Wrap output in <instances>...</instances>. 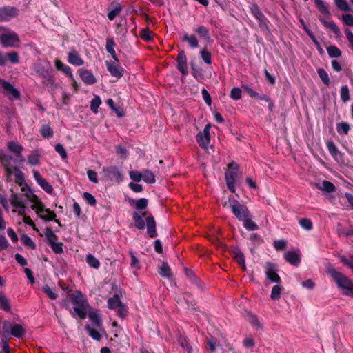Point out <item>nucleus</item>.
<instances>
[{
    "instance_id": "20",
    "label": "nucleus",
    "mask_w": 353,
    "mask_h": 353,
    "mask_svg": "<svg viewBox=\"0 0 353 353\" xmlns=\"http://www.w3.org/2000/svg\"><path fill=\"white\" fill-rule=\"evenodd\" d=\"M41 212H36L39 217L46 221H52L56 217V214L50 211L49 209H45L42 203H41Z\"/></svg>"
},
{
    "instance_id": "8",
    "label": "nucleus",
    "mask_w": 353,
    "mask_h": 353,
    "mask_svg": "<svg viewBox=\"0 0 353 353\" xmlns=\"http://www.w3.org/2000/svg\"><path fill=\"white\" fill-rule=\"evenodd\" d=\"M265 269V275L268 279L273 283H280L281 280L277 274V266L276 264L268 262L264 266Z\"/></svg>"
},
{
    "instance_id": "14",
    "label": "nucleus",
    "mask_w": 353,
    "mask_h": 353,
    "mask_svg": "<svg viewBox=\"0 0 353 353\" xmlns=\"http://www.w3.org/2000/svg\"><path fill=\"white\" fill-rule=\"evenodd\" d=\"M79 73L82 81L87 85L94 84L97 80L92 72L86 69H79Z\"/></svg>"
},
{
    "instance_id": "9",
    "label": "nucleus",
    "mask_w": 353,
    "mask_h": 353,
    "mask_svg": "<svg viewBox=\"0 0 353 353\" xmlns=\"http://www.w3.org/2000/svg\"><path fill=\"white\" fill-rule=\"evenodd\" d=\"M18 12V10L14 7H2L0 8V21H8L16 17Z\"/></svg>"
},
{
    "instance_id": "52",
    "label": "nucleus",
    "mask_w": 353,
    "mask_h": 353,
    "mask_svg": "<svg viewBox=\"0 0 353 353\" xmlns=\"http://www.w3.org/2000/svg\"><path fill=\"white\" fill-rule=\"evenodd\" d=\"M159 274L166 278H169L171 275L170 274V268L168 263H163L160 267Z\"/></svg>"
},
{
    "instance_id": "39",
    "label": "nucleus",
    "mask_w": 353,
    "mask_h": 353,
    "mask_svg": "<svg viewBox=\"0 0 353 353\" xmlns=\"http://www.w3.org/2000/svg\"><path fill=\"white\" fill-rule=\"evenodd\" d=\"M11 205L15 208L17 207H22L23 203V199L16 194H12L10 198Z\"/></svg>"
},
{
    "instance_id": "26",
    "label": "nucleus",
    "mask_w": 353,
    "mask_h": 353,
    "mask_svg": "<svg viewBox=\"0 0 353 353\" xmlns=\"http://www.w3.org/2000/svg\"><path fill=\"white\" fill-rule=\"evenodd\" d=\"M10 334L14 337L21 338L25 334V330L21 324L11 325Z\"/></svg>"
},
{
    "instance_id": "53",
    "label": "nucleus",
    "mask_w": 353,
    "mask_h": 353,
    "mask_svg": "<svg viewBox=\"0 0 353 353\" xmlns=\"http://www.w3.org/2000/svg\"><path fill=\"white\" fill-rule=\"evenodd\" d=\"M86 307L87 306H75L74 307L75 314L82 319H85L87 315V312L85 310Z\"/></svg>"
},
{
    "instance_id": "50",
    "label": "nucleus",
    "mask_w": 353,
    "mask_h": 353,
    "mask_svg": "<svg viewBox=\"0 0 353 353\" xmlns=\"http://www.w3.org/2000/svg\"><path fill=\"white\" fill-rule=\"evenodd\" d=\"M317 73L320 79H321L322 82L325 85H328L330 83V79L327 72L323 68H319L317 70Z\"/></svg>"
},
{
    "instance_id": "30",
    "label": "nucleus",
    "mask_w": 353,
    "mask_h": 353,
    "mask_svg": "<svg viewBox=\"0 0 353 353\" xmlns=\"http://www.w3.org/2000/svg\"><path fill=\"white\" fill-rule=\"evenodd\" d=\"M250 214L244 220L242 221L244 228L249 231L258 230L259 227L251 219Z\"/></svg>"
},
{
    "instance_id": "62",
    "label": "nucleus",
    "mask_w": 353,
    "mask_h": 353,
    "mask_svg": "<svg viewBox=\"0 0 353 353\" xmlns=\"http://www.w3.org/2000/svg\"><path fill=\"white\" fill-rule=\"evenodd\" d=\"M208 345L209 346L210 350L213 352L215 351L216 347L219 345V342L214 337H211L208 339Z\"/></svg>"
},
{
    "instance_id": "42",
    "label": "nucleus",
    "mask_w": 353,
    "mask_h": 353,
    "mask_svg": "<svg viewBox=\"0 0 353 353\" xmlns=\"http://www.w3.org/2000/svg\"><path fill=\"white\" fill-rule=\"evenodd\" d=\"M327 51L328 53V55L332 58H337L339 57L341 55V50L334 46H330L327 47Z\"/></svg>"
},
{
    "instance_id": "13",
    "label": "nucleus",
    "mask_w": 353,
    "mask_h": 353,
    "mask_svg": "<svg viewBox=\"0 0 353 353\" xmlns=\"http://www.w3.org/2000/svg\"><path fill=\"white\" fill-rule=\"evenodd\" d=\"M33 176L37 183L43 190H45L48 194H51L52 192V186L50 185L44 178L41 177L37 171L33 172Z\"/></svg>"
},
{
    "instance_id": "44",
    "label": "nucleus",
    "mask_w": 353,
    "mask_h": 353,
    "mask_svg": "<svg viewBox=\"0 0 353 353\" xmlns=\"http://www.w3.org/2000/svg\"><path fill=\"white\" fill-rule=\"evenodd\" d=\"M183 40L187 41L190 46L192 48L198 47V41L194 35L185 34L183 37Z\"/></svg>"
},
{
    "instance_id": "45",
    "label": "nucleus",
    "mask_w": 353,
    "mask_h": 353,
    "mask_svg": "<svg viewBox=\"0 0 353 353\" xmlns=\"http://www.w3.org/2000/svg\"><path fill=\"white\" fill-rule=\"evenodd\" d=\"M132 203H134L135 208L137 210H144L148 206V199L145 198H141L139 200H132Z\"/></svg>"
},
{
    "instance_id": "12",
    "label": "nucleus",
    "mask_w": 353,
    "mask_h": 353,
    "mask_svg": "<svg viewBox=\"0 0 353 353\" xmlns=\"http://www.w3.org/2000/svg\"><path fill=\"white\" fill-rule=\"evenodd\" d=\"M108 70L112 77L117 79L121 78L123 74V70L119 66V62L111 63L109 61L105 62Z\"/></svg>"
},
{
    "instance_id": "47",
    "label": "nucleus",
    "mask_w": 353,
    "mask_h": 353,
    "mask_svg": "<svg viewBox=\"0 0 353 353\" xmlns=\"http://www.w3.org/2000/svg\"><path fill=\"white\" fill-rule=\"evenodd\" d=\"M39 154L37 151L33 152L28 157V162L31 165H35L39 163Z\"/></svg>"
},
{
    "instance_id": "23",
    "label": "nucleus",
    "mask_w": 353,
    "mask_h": 353,
    "mask_svg": "<svg viewBox=\"0 0 353 353\" xmlns=\"http://www.w3.org/2000/svg\"><path fill=\"white\" fill-rule=\"evenodd\" d=\"M12 159V157L6 155L3 150L0 151V160L5 167L8 174H11L12 171L10 165V161Z\"/></svg>"
},
{
    "instance_id": "17",
    "label": "nucleus",
    "mask_w": 353,
    "mask_h": 353,
    "mask_svg": "<svg viewBox=\"0 0 353 353\" xmlns=\"http://www.w3.org/2000/svg\"><path fill=\"white\" fill-rule=\"evenodd\" d=\"M284 259L291 265L297 266L301 262L299 253L295 251H288L284 254Z\"/></svg>"
},
{
    "instance_id": "18",
    "label": "nucleus",
    "mask_w": 353,
    "mask_h": 353,
    "mask_svg": "<svg viewBox=\"0 0 353 353\" xmlns=\"http://www.w3.org/2000/svg\"><path fill=\"white\" fill-rule=\"evenodd\" d=\"M88 318L92 325L99 329L101 327V316L96 309H92L89 311Z\"/></svg>"
},
{
    "instance_id": "58",
    "label": "nucleus",
    "mask_w": 353,
    "mask_h": 353,
    "mask_svg": "<svg viewBox=\"0 0 353 353\" xmlns=\"http://www.w3.org/2000/svg\"><path fill=\"white\" fill-rule=\"evenodd\" d=\"M234 259L235 260L241 265L243 266V269L245 268V257L243 254L240 252H236L234 253Z\"/></svg>"
},
{
    "instance_id": "4",
    "label": "nucleus",
    "mask_w": 353,
    "mask_h": 353,
    "mask_svg": "<svg viewBox=\"0 0 353 353\" xmlns=\"http://www.w3.org/2000/svg\"><path fill=\"white\" fill-rule=\"evenodd\" d=\"M228 205L232 212L240 221L244 220L250 214L245 205L241 204L237 200L232 197L228 199Z\"/></svg>"
},
{
    "instance_id": "6",
    "label": "nucleus",
    "mask_w": 353,
    "mask_h": 353,
    "mask_svg": "<svg viewBox=\"0 0 353 353\" xmlns=\"http://www.w3.org/2000/svg\"><path fill=\"white\" fill-rule=\"evenodd\" d=\"M21 191L25 192V196L27 199L32 203L31 208L36 212H41V202L39 200L38 197L34 194L32 190L29 188L27 184H25L21 188Z\"/></svg>"
},
{
    "instance_id": "48",
    "label": "nucleus",
    "mask_w": 353,
    "mask_h": 353,
    "mask_svg": "<svg viewBox=\"0 0 353 353\" xmlns=\"http://www.w3.org/2000/svg\"><path fill=\"white\" fill-rule=\"evenodd\" d=\"M341 99L345 103L350 100V91L347 85L341 87L340 90Z\"/></svg>"
},
{
    "instance_id": "21",
    "label": "nucleus",
    "mask_w": 353,
    "mask_h": 353,
    "mask_svg": "<svg viewBox=\"0 0 353 353\" xmlns=\"http://www.w3.org/2000/svg\"><path fill=\"white\" fill-rule=\"evenodd\" d=\"M71 301L77 306H88L87 301L80 291H76L71 296Z\"/></svg>"
},
{
    "instance_id": "57",
    "label": "nucleus",
    "mask_w": 353,
    "mask_h": 353,
    "mask_svg": "<svg viewBox=\"0 0 353 353\" xmlns=\"http://www.w3.org/2000/svg\"><path fill=\"white\" fill-rule=\"evenodd\" d=\"M129 175L132 180L136 182H139L142 179L143 172H140L137 170H132L130 172Z\"/></svg>"
},
{
    "instance_id": "7",
    "label": "nucleus",
    "mask_w": 353,
    "mask_h": 353,
    "mask_svg": "<svg viewBox=\"0 0 353 353\" xmlns=\"http://www.w3.org/2000/svg\"><path fill=\"white\" fill-rule=\"evenodd\" d=\"M211 125L210 124H207L205 125L204 129L202 132H199L196 137V139L199 145L203 149L207 150L210 145V130Z\"/></svg>"
},
{
    "instance_id": "35",
    "label": "nucleus",
    "mask_w": 353,
    "mask_h": 353,
    "mask_svg": "<svg viewBox=\"0 0 353 353\" xmlns=\"http://www.w3.org/2000/svg\"><path fill=\"white\" fill-rule=\"evenodd\" d=\"M45 237H46V243H47V244L48 245H50L53 243L56 242L57 241V239L56 234L50 228H47L46 230V231H45Z\"/></svg>"
},
{
    "instance_id": "38",
    "label": "nucleus",
    "mask_w": 353,
    "mask_h": 353,
    "mask_svg": "<svg viewBox=\"0 0 353 353\" xmlns=\"http://www.w3.org/2000/svg\"><path fill=\"white\" fill-rule=\"evenodd\" d=\"M14 170L15 171V182L22 188L25 184H26L23 176V174L16 166L14 167Z\"/></svg>"
},
{
    "instance_id": "5",
    "label": "nucleus",
    "mask_w": 353,
    "mask_h": 353,
    "mask_svg": "<svg viewBox=\"0 0 353 353\" xmlns=\"http://www.w3.org/2000/svg\"><path fill=\"white\" fill-rule=\"evenodd\" d=\"M0 92L7 96L10 99H19L20 92L10 83L0 78Z\"/></svg>"
},
{
    "instance_id": "1",
    "label": "nucleus",
    "mask_w": 353,
    "mask_h": 353,
    "mask_svg": "<svg viewBox=\"0 0 353 353\" xmlns=\"http://www.w3.org/2000/svg\"><path fill=\"white\" fill-rule=\"evenodd\" d=\"M143 216H145V221L148 229V235L154 238L157 236L156 231V223L152 216L149 215L146 216V212H143L142 215H140L138 212H134L132 214V218L134 222L135 227L139 230H143L145 227V223L143 219Z\"/></svg>"
},
{
    "instance_id": "10",
    "label": "nucleus",
    "mask_w": 353,
    "mask_h": 353,
    "mask_svg": "<svg viewBox=\"0 0 353 353\" xmlns=\"http://www.w3.org/2000/svg\"><path fill=\"white\" fill-rule=\"evenodd\" d=\"M103 172L110 181L121 182L123 180L122 175L119 169L115 166L103 167Z\"/></svg>"
},
{
    "instance_id": "22",
    "label": "nucleus",
    "mask_w": 353,
    "mask_h": 353,
    "mask_svg": "<svg viewBox=\"0 0 353 353\" xmlns=\"http://www.w3.org/2000/svg\"><path fill=\"white\" fill-rule=\"evenodd\" d=\"M55 67L58 70L63 72L71 80H73V74L72 72L71 68L68 65L64 64L59 59H56Z\"/></svg>"
},
{
    "instance_id": "41",
    "label": "nucleus",
    "mask_w": 353,
    "mask_h": 353,
    "mask_svg": "<svg viewBox=\"0 0 353 353\" xmlns=\"http://www.w3.org/2000/svg\"><path fill=\"white\" fill-rule=\"evenodd\" d=\"M101 104V100L99 96H95L91 101L90 109L93 113L97 114L98 112V108Z\"/></svg>"
},
{
    "instance_id": "64",
    "label": "nucleus",
    "mask_w": 353,
    "mask_h": 353,
    "mask_svg": "<svg viewBox=\"0 0 353 353\" xmlns=\"http://www.w3.org/2000/svg\"><path fill=\"white\" fill-rule=\"evenodd\" d=\"M117 309V315L119 317L123 319L126 316V315L128 312V307L125 305H123L122 303L121 305V306H119Z\"/></svg>"
},
{
    "instance_id": "16",
    "label": "nucleus",
    "mask_w": 353,
    "mask_h": 353,
    "mask_svg": "<svg viewBox=\"0 0 353 353\" xmlns=\"http://www.w3.org/2000/svg\"><path fill=\"white\" fill-rule=\"evenodd\" d=\"M68 61L70 64L75 66H81L84 63L83 60L81 59L77 50H72L68 54Z\"/></svg>"
},
{
    "instance_id": "55",
    "label": "nucleus",
    "mask_w": 353,
    "mask_h": 353,
    "mask_svg": "<svg viewBox=\"0 0 353 353\" xmlns=\"http://www.w3.org/2000/svg\"><path fill=\"white\" fill-rule=\"evenodd\" d=\"M21 241H22V243L24 245L29 246L30 248H31L32 249L35 248L34 243L33 242L32 239L30 236H28V235H26V234L21 235Z\"/></svg>"
},
{
    "instance_id": "51",
    "label": "nucleus",
    "mask_w": 353,
    "mask_h": 353,
    "mask_svg": "<svg viewBox=\"0 0 353 353\" xmlns=\"http://www.w3.org/2000/svg\"><path fill=\"white\" fill-rule=\"evenodd\" d=\"M299 225L301 226V228H303L305 230L309 231L312 229V226H313L312 222L309 219H306V218L301 219L299 220Z\"/></svg>"
},
{
    "instance_id": "33",
    "label": "nucleus",
    "mask_w": 353,
    "mask_h": 353,
    "mask_svg": "<svg viewBox=\"0 0 353 353\" xmlns=\"http://www.w3.org/2000/svg\"><path fill=\"white\" fill-rule=\"evenodd\" d=\"M0 308L9 312L11 310L10 302L5 294H0Z\"/></svg>"
},
{
    "instance_id": "2",
    "label": "nucleus",
    "mask_w": 353,
    "mask_h": 353,
    "mask_svg": "<svg viewBox=\"0 0 353 353\" xmlns=\"http://www.w3.org/2000/svg\"><path fill=\"white\" fill-rule=\"evenodd\" d=\"M330 274L336 283L339 288L343 290V294L353 297V283L343 274L334 269L329 270Z\"/></svg>"
},
{
    "instance_id": "31",
    "label": "nucleus",
    "mask_w": 353,
    "mask_h": 353,
    "mask_svg": "<svg viewBox=\"0 0 353 353\" xmlns=\"http://www.w3.org/2000/svg\"><path fill=\"white\" fill-rule=\"evenodd\" d=\"M142 179L148 184H153L156 181L154 173L149 170H143Z\"/></svg>"
},
{
    "instance_id": "49",
    "label": "nucleus",
    "mask_w": 353,
    "mask_h": 353,
    "mask_svg": "<svg viewBox=\"0 0 353 353\" xmlns=\"http://www.w3.org/2000/svg\"><path fill=\"white\" fill-rule=\"evenodd\" d=\"M241 95H242V91L238 87L233 88L231 90L230 94V98L235 101L241 99Z\"/></svg>"
},
{
    "instance_id": "59",
    "label": "nucleus",
    "mask_w": 353,
    "mask_h": 353,
    "mask_svg": "<svg viewBox=\"0 0 353 353\" xmlns=\"http://www.w3.org/2000/svg\"><path fill=\"white\" fill-rule=\"evenodd\" d=\"M152 32L148 28L141 30L140 37L146 41H150L152 39Z\"/></svg>"
},
{
    "instance_id": "61",
    "label": "nucleus",
    "mask_w": 353,
    "mask_h": 353,
    "mask_svg": "<svg viewBox=\"0 0 353 353\" xmlns=\"http://www.w3.org/2000/svg\"><path fill=\"white\" fill-rule=\"evenodd\" d=\"M8 61L12 63H17L19 61V57L16 52H8L6 54Z\"/></svg>"
},
{
    "instance_id": "54",
    "label": "nucleus",
    "mask_w": 353,
    "mask_h": 353,
    "mask_svg": "<svg viewBox=\"0 0 353 353\" xmlns=\"http://www.w3.org/2000/svg\"><path fill=\"white\" fill-rule=\"evenodd\" d=\"M121 10V7L120 5L116 6L112 10H111L108 13V18L109 20L112 21L120 13Z\"/></svg>"
},
{
    "instance_id": "27",
    "label": "nucleus",
    "mask_w": 353,
    "mask_h": 353,
    "mask_svg": "<svg viewBox=\"0 0 353 353\" xmlns=\"http://www.w3.org/2000/svg\"><path fill=\"white\" fill-rule=\"evenodd\" d=\"M247 321L250 323L253 328L256 330L262 329L263 325L256 316L253 314L248 313L246 316Z\"/></svg>"
},
{
    "instance_id": "40",
    "label": "nucleus",
    "mask_w": 353,
    "mask_h": 353,
    "mask_svg": "<svg viewBox=\"0 0 353 353\" xmlns=\"http://www.w3.org/2000/svg\"><path fill=\"white\" fill-rule=\"evenodd\" d=\"M40 133L43 138H50L53 136V130L48 124L42 126Z\"/></svg>"
},
{
    "instance_id": "29",
    "label": "nucleus",
    "mask_w": 353,
    "mask_h": 353,
    "mask_svg": "<svg viewBox=\"0 0 353 353\" xmlns=\"http://www.w3.org/2000/svg\"><path fill=\"white\" fill-rule=\"evenodd\" d=\"M122 302L121 301L120 297L118 294H114L112 297L108 299V307L110 310H116L117 307L121 306Z\"/></svg>"
},
{
    "instance_id": "36",
    "label": "nucleus",
    "mask_w": 353,
    "mask_h": 353,
    "mask_svg": "<svg viewBox=\"0 0 353 353\" xmlns=\"http://www.w3.org/2000/svg\"><path fill=\"white\" fill-rule=\"evenodd\" d=\"M319 189L328 193H332L335 191L336 188L332 183L327 181H323L321 185L319 186Z\"/></svg>"
},
{
    "instance_id": "19",
    "label": "nucleus",
    "mask_w": 353,
    "mask_h": 353,
    "mask_svg": "<svg viewBox=\"0 0 353 353\" xmlns=\"http://www.w3.org/2000/svg\"><path fill=\"white\" fill-rule=\"evenodd\" d=\"M326 145L329 152L335 160L339 161L343 159V154L339 151L333 141H329Z\"/></svg>"
},
{
    "instance_id": "56",
    "label": "nucleus",
    "mask_w": 353,
    "mask_h": 353,
    "mask_svg": "<svg viewBox=\"0 0 353 353\" xmlns=\"http://www.w3.org/2000/svg\"><path fill=\"white\" fill-rule=\"evenodd\" d=\"M42 290L43 292L50 299H56L57 298V294L53 292L51 288L47 285L43 286Z\"/></svg>"
},
{
    "instance_id": "25",
    "label": "nucleus",
    "mask_w": 353,
    "mask_h": 353,
    "mask_svg": "<svg viewBox=\"0 0 353 353\" xmlns=\"http://www.w3.org/2000/svg\"><path fill=\"white\" fill-rule=\"evenodd\" d=\"M116 44L112 38H108L106 40L105 48L108 53L111 54V57L114 59L116 62H119V59L117 57L114 47Z\"/></svg>"
},
{
    "instance_id": "3",
    "label": "nucleus",
    "mask_w": 353,
    "mask_h": 353,
    "mask_svg": "<svg viewBox=\"0 0 353 353\" xmlns=\"http://www.w3.org/2000/svg\"><path fill=\"white\" fill-rule=\"evenodd\" d=\"M19 42V37L15 32L0 26V43L3 47H15Z\"/></svg>"
},
{
    "instance_id": "43",
    "label": "nucleus",
    "mask_w": 353,
    "mask_h": 353,
    "mask_svg": "<svg viewBox=\"0 0 353 353\" xmlns=\"http://www.w3.org/2000/svg\"><path fill=\"white\" fill-rule=\"evenodd\" d=\"M282 288L279 285H275L272 287L270 297L273 300H278L281 297Z\"/></svg>"
},
{
    "instance_id": "28",
    "label": "nucleus",
    "mask_w": 353,
    "mask_h": 353,
    "mask_svg": "<svg viewBox=\"0 0 353 353\" xmlns=\"http://www.w3.org/2000/svg\"><path fill=\"white\" fill-rule=\"evenodd\" d=\"M251 12L253 16L259 21V25L261 26L262 23L265 21V17L264 14L261 12L259 8L256 5H252L250 7Z\"/></svg>"
},
{
    "instance_id": "60",
    "label": "nucleus",
    "mask_w": 353,
    "mask_h": 353,
    "mask_svg": "<svg viewBox=\"0 0 353 353\" xmlns=\"http://www.w3.org/2000/svg\"><path fill=\"white\" fill-rule=\"evenodd\" d=\"M337 7L341 10L349 12L350 8L345 0H335Z\"/></svg>"
},
{
    "instance_id": "11",
    "label": "nucleus",
    "mask_w": 353,
    "mask_h": 353,
    "mask_svg": "<svg viewBox=\"0 0 353 353\" xmlns=\"http://www.w3.org/2000/svg\"><path fill=\"white\" fill-rule=\"evenodd\" d=\"M176 67L183 76L188 74L187 57L184 51H181L178 54Z\"/></svg>"
},
{
    "instance_id": "15",
    "label": "nucleus",
    "mask_w": 353,
    "mask_h": 353,
    "mask_svg": "<svg viewBox=\"0 0 353 353\" xmlns=\"http://www.w3.org/2000/svg\"><path fill=\"white\" fill-rule=\"evenodd\" d=\"M237 172L234 170H227L225 174L228 188L233 193L235 192V181Z\"/></svg>"
},
{
    "instance_id": "24",
    "label": "nucleus",
    "mask_w": 353,
    "mask_h": 353,
    "mask_svg": "<svg viewBox=\"0 0 353 353\" xmlns=\"http://www.w3.org/2000/svg\"><path fill=\"white\" fill-rule=\"evenodd\" d=\"M8 149L10 150V151H11L17 154V158L20 159L21 161H23V157L21 155L23 147L20 144H19L16 142L12 141L8 143Z\"/></svg>"
},
{
    "instance_id": "63",
    "label": "nucleus",
    "mask_w": 353,
    "mask_h": 353,
    "mask_svg": "<svg viewBox=\"0 0 353 353\" xmlns=\"http://www.w3.org/2000/svg\"><path fill=\"white\" fill-rule=\"evenodd\" d=\"M314 3L321 12L323 14H327L329 12L322 0H314Z\"/></svg>"
},
{
    "instance_id": "37",
    "label": "nucleus",
    "mask_w": 353,
    "mask_h": 353,
    "mask_svg": "<svg viewBox=\"0 0 353 353\" xmlns=\"http://www.w3.org/2000/svg\"><path fill=\"white\" fill-rule=\"evenodd\" d=\"M85 329L88 332L90 336L92 337L93 339L96 341L101 340L102 336L98 330L91 327V326L88 325L85 327Z\"/></svg>"
},
{
    "instance_id": "46",
    "label": "nucleus",
    "mask_w": 353,
    "mask_h": 353,
    "mask_svg": "<svg viewBox=\"0 0 353 353\" xmlns=\"http://www.w3.org/2000/svg\"><path fill=\"white\" fill-rule=\"evenodd\" d=\"M350 129V125L346 122L340 123L336 127L337 132L340 134H347Z\"/></svg>"
},
{
    "instance_id": "32",
    "label": "nucleus",
    "mask_w": 353,
    "mask_h": 353,
    "mask_svg": "<svg viewBox=\"0 0 353 353\" xmlns=\"http://www.w3.org/2000/svg\"><path fill=\"white\" fill-rule=\"evenodd\" d=\"M85 261L90 267L92 268L98 269L100 266L99 261L92 254L86 255Z\"/></svg>"
},
{
    "instance_id": "34",
    "label": "nucleus",
    "mask_w": 353,
    "mask_h": 353,
    "mask_svg": "<svg viewBox=\"0 0 353 353\" xmlns=\"http://www.w3.org/2000/svg\"><path fill=\"white\" fill-rule=\"evenodd\" d=\"M194 31L201 37L204 39L205 41H209L210 39V37L209 34V30L208 29L203 26H201L198 27L197 28L194 29Z\"/></svg>"
}]
</instances>
